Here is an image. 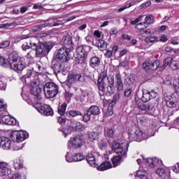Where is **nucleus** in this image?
<instances>
[{"instance_id": "54", "label": "nucleus", "mask_w": 179, "mask_h": 179, "mask_svg": "<svg viewBox=\"0 0 179 179\" xmlns=\"http://www.w3.org/2000/svg\"><path fill=\"white\" fill-rule=\"evenodd\" d=\"M127 52L128 50L127 49H124L120 52V57H124V55H125V54H127Z\"/></svg>"}, {"instance_id": "56", "label": "nucleus", "mask_w": 179, "mask_h": 179, "mask_svg": "<svg viewBox=\"0 0 179 179\" xmlns=\"http://www.w3.org/2000/svg\"><path fill=\"white\" fill-rule=\"evenodd\" d=\"M29 36H21L16 39V43H18V41H20L22 40H26V38H29Z\"/></svg>"}, {"instance_id": "16", "label": "nucleus", "mask_w": 179, "mask_h": 179, "mask_svg": "<svg viewBox=\"0 0 179 179\" xmlns=\"http://www.w3.org/2000/svg\"><path fill=\"white\" fill-rule=\"evenodd\" d=\"M155 23V17L152 15H148L145 16L144 24H152Z\"/></svg>"}, {"instance_id": "40", "label": "nucleus", "mask_w": 179, "mask_h": 179, "mask_svg": "<svg viewBox=\"0 0 179 179\" xmlns=\"http://www.w3.org/2000/svg\"><path fill=\"white\" fill-rule=\"evenodd\" d=\"M152 5V2L150 1H147L145 3H143L140 6V9H143V8H149Z\"/></svg>"}, {"instance_id": "49", "label": "nucleus", "mask_w": 179, "mask_h": 179, "mask_svg": "<svg viewBox=\"0 0 179 179\" xmlns=\"http://www.w3.org/2000/svg\"><path fill=\"white\" fill-rule=\"evenodd\" d=\"M96 138H97V134L96 133H92L90 135V139L91 141H94V139H96Z\"/></svg>"}, {"instance_id": "18", "label": "nucleus", "mask_w": 179, "mask_h": 179, "mask_svg": "<svg viewBox=\"0 0 179 179\" xmlns=\"http://www.w3.org/2000/svg\"><path fill=\"white\" fill-rule=\"evenodd\" d=\"M117 89L119 92L124 90V83H122V80H121V76L117 77Z\"/></svg>"}, {"instance_id": "25", "label": "nucleus", "mask_w": 179, "mask_h": 179, "mask_svg": "<svg viewBox=\"0 0 179 179\" xmlns=\"http://www.w3.org/2000/svg\"><path fill=\"white\" fill-rule=\"evenodd\" d=\"M76 52H77V58H78V59H85V58H86V53L83 52V50L78 49L77 50Z\"/></svg>"}, {"instance_id": "8", "label": "nucleus", "mask_w": 179, "mask_h": 179, "mask_svg": "<svg viewBox=\"0 0 179 179\" xmlns=\"http://www.w3.org/2000/svg\"><path fill=\"white\" fill-rule=\"evenodd\" d=\"M107 76V73L102 72L100 74V77L98 79V87L99 90L101 92H104V90L106 89V86L104 85V79H106V77Z\"/></svg>"}, {"instance_id": "12", "label": "nucleus", "mask_w": 179, "mask_h": 179, "mask_svg": "<svg viewBox=\"0 0 179 179\" xmlns=\"http://www.w3.org/2000/svg\"><path fill=\"white\" fill-rule=\"evenodd\" d=\"M1 121L3 124H6V125H15L16 124V120L9 115H4L1 118Z\"/></svg>"}, {"instance_id": "33", "label": "nucleus", "mask_w": 179, "mask_h": 179, "mask_svg": "<svg viewBox=\"0 0 179 179\" xmlns=\"http://www.w3.org/2000/svg\"><path fill=\"white\" fill-rule=\"evenodd\" d=\"M135 5V2L132 1L129 3V4H127L124 7H122L117 10V12H122V10H125V9H128V8H131V6H134Z\"/></svg>"}, {"instance_id": "2", "label": "nucleus", "mask_w": 179, "mask_h": 179, "mask_svg": "<svg viewBox=\"0 0 179 179\" xmlns=\"http://www.w3.org/2000/svg\"><path fill=\"white\" fill-rule=\"evenodd\" d=\"M142 19H143V16L140 15L134 20H131L130 24L133 25L136 24L135 29L139 30L141 34H143V33H145V34H150V31L146 30V24H145V22H142Z\"/></svg>"}, {"instance_id": "31", "label": "nucleus", "mask_w": 179, "mask_h": 179, "mask_svg": "<svg viewBox=\"0 0 179 179\" xmlns=\"http://www.w3.org/2000/svg\"><path fill=\"white\" fill-rule=\"evenodd\" d=\"M157 37L156 36H149L145 38V43H156L157 41Z\"/></svg>"}, {"instance_id": "15", "label": "nucleus", "mask_w": 179, "mask_h": 179, "mask_svg": "<svg viewBox=\"0 0 179 179\" xmlns=\"http://www.w3.org/2000/svg\"><path fill=\"white\" fill-rule=\"evenodd\" d=\"M47 48H48V45H47V43H39L36 46V53L39 55L43 54V52H44V50Z\"/></svg>"}, {"instance_id": "46", "label": "nucleus", "mask_w": 179, "mask_h": 179, "mask_svg": "<svg viewBox=\"0 0 179 179\" xmlns=\"http://www.w3.org/2000/svg\"><path fill=\"white\" fill-rule=\"evenodd\" d=\"M41 27H43V25H38V26L34 27L32 29V31L34 33H36V31H38V30H41Z\"/></svg>"}, {"instance_id": "14", "label": "nucleus", "mask_w": 179, "mask_h": 179, "mask_svg": "<svg viewBox=\"0 0 179 179\" xmlns=\"http://www.w3.org/2000/svg\"><path fill=\"white\" fill-rule=\"evenodd\" d=\"M110 169H113V165L110 162H104L98 166V170H99V171H104Z\"/></svg>"}, {"instance_id": "23", "label": "nucleus", "mask_w": 179, "mask_h": 179, "mask_svg": "<svg viewBox=\"0 0 179 179\" xmlns=\"http://www.w3.org/2000/svg\"><path fill=\"white\" fill-rule=\"evenodd\" d=\"M87 161L90 164V166H94V164H96V159H94V155H93V154H89L87 155Z\"/></svg>"}, {"instance_id": "30", "label": "nucleus", "mask_w": 179, "mask_h": 179, "mask_svg": "<svg viewBox=\"0 0 179 179\" xmlns=\"http://www.w3.org/2000/svg\"><path fill=\"white\" fill-rule=\"evenodd\" d=\"M83 155L81 153L76 154V155L73 156V162H80L81 160H83Z\"/></svg>"}, {"instance_id": "22", "label": "nucleus", "mask_w": 179, "mask_h": 179, "mask_svg": "<svg viewBox=\"0 0 179 179\" xmlns=\"http://www.w3.org/2000/svg\"><path fill=\"white\" fill-rule=\"evenodd\" d=\"M121 156H115L112 159V163L113 164V167H117V166H118V164H120L121 163Z\"/></svg>"}, {"instance_id": "6", "label": "nucleus", "mask_w": 179, "mask_h": 179, "mask_svg": "<svg viewBox=\"0 0 179 179\" xmlns=\"http://www.w3.org/2000/svg\"><path fill=\"white\" fill-rule=\"evenodd\" d=\"M69 49L66 48H62L59 49L57 54V59L62 61V62H66L69 61Z\"/></svg>"}, {"instance_id": "50", "label": "nucleus", "mask_w": 179, "mask_h": 179, "mask_svg": "<svg viewBox=\"0 0 179 179\" xmlns=\"http://www.w3.org/2000/svg\"><path fill=\"white\" fill-rule=\"evenodd\" d=\"M83 120L85 121V122L90 121V115H89V114L85 115L83 117Z\"/></svg>"}, {"instance_id": "59", "label": "nucleus", "mask_w": 179, "mask_h": 179, "mask_svg": "<svg viewBox=\"0 0 179 179\" xmlns=\"http://www.w3.org/2000/svg\"><path fill=\"white\" fill-rule=\"evenodd\" d=\"M27 10V6H23L20 8L21 13H24Z\"/></svg>"}, {"instance_id": "58", "label": "nucleus", "mask_w": 179, "mask_h": 179, "mask_svg": "<svg viewBox=\"0 0 179 179\" xmlns=\"http://www.w3.org/2000/svg\"><path fill=\"white\" fill-rule=\"evenodd\" d=\"M34 9H43V6L40 4H34Z\"/></svg>"}, {"instance_id": "5", "label": "nucleus", "mask_w": 179, "mask_h": 179, "mask_svg": "<svg viewBox=\"0 0 179 179\" xmlns=\"http://www.w3.org/2000/svg\"><path fill=\"white\" fill-rule=\"evenodd\" d=\"M11 68L16 72H22V71L24 69V64L21 62L20 58H19V55L16 53L13 55Z\"/></svg>"}, {"instance_id": "9", "label": "nucleus", "mask_w": 179, "mask_h": 179, "mask_svg": "<svg viewBox=\"0 0 179 179\" xmlns=\"http://www.w3.org/2000/svg\"><path fill=\"white\" fill-rule=\"evenodd\" d=\"M10 139L9 138L3 136L1 137L0 146L3 148V149H6V150L10 149Z\"/></svg>"}, {"instance_id": "28", "label": "nucleus", "mask_w": 179, "mask_h": 179, "mask_svg": "<svg viewBox=\"0 0 179 179\" xmlns=\"http://www.w3.org/2000/svg\"><path fill=\"white\" fill-rule=\"evenodd\" d=\"M66 115L70 117H78V115H82V113L76 110H69L66 113Z\"/></svg>"}, {"instance_id": "24", "label": "nucleus", "mask_w": 179, "mask_h": 179, "mask_svg": "<svg viewBox=\"0 0 179 179\" xmlns=\"http://www.w3.org/2000/svg\"><path fill=\"white\" fill-rule=\"evenodd\" d=\"M136 176L141 179H149L148 178V172L145 171H137Z\"/></svg>"}, {"instance_id": "20", "label": "nucleus", "mask_w": 179, "mask_h": 179, "mask_svg": "<svg viewBox=\"0 0 179 179\" xmlns=\"http://www.w3.org/2000/svg\"><path fill=\"white\" fill-rule=\"evenodd\" d=\"M89 113L93 115H99L100 114V108L97 106H91L89 109Z\"/></svg>"}, {"instance_id": "32", "label": "nucleus", "mask_w": 179, "mask_h": 179, "mask_svg": "<svg viewBox=\"0 0 179 179\" xmlns=\"http://www.w3.org/2000/svg\"><path fill=\"white\" fill-rule=\"evenodd\" d=\"M104 114L105 117H110V115H113V114H114V112L113 111V107L109 106L105 111Z\"/></svg>"}, {"instance_id": "36", "label": "nucleus", "mask_w": 179, "mask_h": 179, "mask_svg": "<svg viewBox=\"0 0 179 179\" xmlns=\"http://www.w3.org/2000/svg\"><path fill=\"white\" fill-rule=\"evenodd\" d=\"M14 167L15 169H22L23 167V164L22 163V161L17 160L14 163Z\"/></svg>"}, {"instance_id": "53", "label": "nucleus", "mask_w": 179, "mask_h": 179, "mask_svg": "<svg viewBox=\"0 0 179 179\" xmlns=\"http://www.w3.org/2000/svg\"><path fill=\"white\" fill-rule=\"evenodd\" d=\"M66 122V120L63 117L58 118V122H59V124H61L62 125L65 124Z\"/></svg>"}, {"instance_id": "63", "label": "nucleus", "mask_w": 179, "mask_h": 179, "mask_svg": "<svg viewBox=\"0 0 179 179\" xmlns=\"http://www.w3.org/2000/svg\"><path fill=\"white\" fill-rule=\"evenodd\" d=\"M166 29H167V26L166 25H163L159 28L160 31H164V30H166Z\"/></svg>"}, {"instance_id": "7", "label": "nucleus", "mask_w": 179, "mask_h": 179, "mask_svg": "<svg viewBox=\"0 0 179 179\" xmlns=\"http://www.w3.org/2000/svg\"><path fill=\"white\" fill-rule=\"evenodd\" d=\"M112 149L117 155H119V156H125L127 153V150L124 148V145L117 142L113 143Z\"/></svg>"}, {"instance_id": "37", "label": "nucleus", "mask_w": 179, "mask_h": 179, "mask_svg": "<svg viewBox=\"0 0 179 179\" xmlns=\"http://www.w3.org/2000/svg\"><path fill=\"white\" fill-rule=\"evenodd\" d=\"M157 174H158L159 177H164V176H166V171L163 169H158L157 170Z\"/></svg>"}, {"instance_id": "47", "label": "nucleus", "mask_w": 179, "mask_h": 179, "mask_svg": "<svg viewBox=\"0 0 179 179\" xmlns=\"http://www.w3.org/2000/svg\"><path fill=\"white\" fill-rule=\"evenodd\" d=\"M94 36L97 37V38H100V37H101V32H100L99 30L94 31Z\"/></svg>"}, {"instance_id": "4", "label": "nucleus", "mask_w": 179, "mask_h": 179, "mask_svg": "<svg viewBox=\"0 0 179 179\" xmlns=\"http://www.w3.org/2000/svg\"><path fill=\"white\" fill-rule=\"evenodd\" d=\"M29 136V134L24 131H14L10 134V138L14 142H22Z\"/></svg>"}, {"instance_id": "3", "label": "nucleus", "mask_w": 179, "mask_h": 179, "mask_svg": "<svg viewBox=\"0 0 179 179\" xmlns=\"http://www.w3.org/2000/svg\"><path fill=\"white\" fill-rule=\"evenodd\" d=\"M169 66L173 71H177V69H179V62L173 61L172 57H166L164 61V64L160 66L159 69L161 71H164Z\"/></svg>"}, {"instance_id": "27", "label": "nucleus", "mask_w": 179, "mask_h": 179, "mask_svg": "<svg viewBox=\"0 0 179 179\" xmlns=\"http://www.w3.org/2000/svg\"><path fill=\"white\" fill-rule=\"evenodd\" d=\"M143 69L145 71H152V64L149 60H145L143 64Z\"/></svg>"}, {"instance_id": "62", "label": "nucleus", "mask_w": 179, "mask_h": 179, "mask_svg": "<svg viewBox=\"0 0 179 179\" xmlns=\"http://www.w3.org/2000/svg\"><path fill=\"white\" fill-rule=\"evenodd\" d=\"M122 38H124V40H131V37H129V36L128 35H125V34H122Z\"/></svg>"}, {"instance_id": "34", "label": "nucleus", "mask_w": 179, "mask_h": 179, "mask_svg": "<svg viewBox=\"0 0 179 179\" xmlns=\"http://www.w3.org/2000/svg\"><path fill=\"white\" fill-rule=\"evenodd\" d=\"M33 45H36V43H33L31 40H30L28 41V43H27V45L22 46V49L24 50H29V48H31Z\"/></svg>"}, {"instance_id": "11", "label": "nucleus", "mask_w": 179, "mask_h": 179, "mask_svg": "<svg viewBox=\"0 0 179 179\" xmlns=\"http://www.w3.org/2000/svg\"><path fill=\"white\" fill-rule=\"evenodd\" d=\"M70 142L72 146H75V148H80L82 146V143H83V138L76 136L73 138Z\"/></svg>"}, {"instance_id": "26", "label": "nucleus", "mask_w": 179, "mask_h": 179, "mask_svg": "<svg viewBox=\"0 0 179 179\" xmlns=\"http://www.w3.org/2000/svg\"><path fill=\"white\" fill-rule=\"evenodd\" d=\"M160 68V61L156 60L151 64V71H156V69ZM159 71H162L159 69Z\"/></svg>"}, {"instance_id": "45", "label": "nucleus", "mask_w": 179, "mask_h": 179, "mask_svg": "<svg viewBox=\"0 0 179 179\" xmlns=\"http://www.w3.org/2000/svg\"><path fill=\"white\" fill-rule=\"evenodd\" d=\"M132 93V90L131 89H127L125 92H124V96L126 97H129V96H131V94Z\"/></svg>"}, {"instance_id": "64", "label": "nucleus", "mask_w": 179, "mask_h": 179, "mask_svg": "<svg viewBox=\"0 0 179 179\" xmlns=\"http://www.w3.org/2000/svg\"><path fill=\"white\" fill-rule=\"evenodd\" d=\"M174 171L176 173H179V164H178V165L175 167Z\"/></svg>"}, {"instance_id": "48", "label": "nucleus", "mask_w": 179, "mask_h": 179, "mask_svg": "<svg viewBox=\"0 0 179 179\" xmlns=\"http://www.w3.org/2000/svg\"><path fill=\"white\" fill-rule=\"evenodd\" d=\"M120 47L117 45H115L113 48H112V52H113V54H116L117 51H118Z\"/></svg>"}, {"instance_id": "1", "label": "nucleus", "mask_w": 179, "mask_h": 179, "mask_svg": "<svg viewBox=\"0 0 179 179\" xmlns=\"http://www.w3.org/2000/svg\"><path fill=\"white\" fill-rule=\"evenodd\" d=\"M44 92L48 99H52L58 94V87L54 83H47L44 86Z\"/></svg>"}, {"instance_id": "10", "label": "nucleus", "mask_w": 179, "mask_h": 179, "mask_svg": "<svg viewBox=\"0 0 179 179\" xmlns=\"http://www.w3.org/2000/svg\"><path fill=\"white\" fill-rule=\"evenodd\" d=\"M38 111L44 115H51L52 114V109L48 105L39 106Z\"/></svg>"}, {"instance_id": "19", "label": "nucleus", "mask_w": 179, "mask_h": 179, "mask_svg": "<svg viewBox=\"0 0 179 179\" xmlns=\"http://www.w3.org/2000/svg\"><path fill=\"white\" fill-rule=\"evenodd\" d=\"M90 65L93 68L100 65V59L97 57H94L91 59Z\"/></svg>"}, {"instance_id": "17", "label": "nucleus", "mask_w": 179, "mask_h": 179, "mask_svg": "<svg viewBox=\"0 0 179 179\" xmlns=\"http://www.w3.org/2000/svg\"><path fill=\"white\" fill-rule=\"evenodd\" d=\"M0 169H1V170L4 171L3 172V176H6V174H8V172L9 171V169H8V163L1 162H0Z\"/></svg>"}, {"instance_id": "42", "label": "nucleus", "mask_w": 179, "mask_h": 179, "mask_svg": "<svg viewBox=\"0 0 179 179\" xmlns=\"http://www.w3.org/2000/svg\"><path fill=\"white\" fill-rule=\"evenodd\" d=\"M108 83L110 85V87L113 89V87H114V77H110L108 78Z\"/></svg>"}, {"instance_id": "60", "label": "nucleus", "mask_w": 179, "mask_h": 179, "mask_svg": "<svg viewBox=\"0 0 179 179\" xmlns=\"http://www.w3.org/2000/svg\"><path fill=\"white\" fill-rule=\"evenodd\" d=\"M65 44H71L72 40H71L69 38H66L64 41Z\"/></svg>"}, {"instance_id": "41", "label": "nucleus", "mask_w": 179, "mask_h": 179, "mask_svg": "<svg viewBox=\"0 0 179 179\" xmlns=\"http://www.w3.org/2000/svg\"><path fill=\"white\" fill-rule=\"evenodd\" d=\"M10 179H26V178H22V176H20V174L15 173Z\"/></svg>"}, {"instance_id": "55", "label": "nucleus", "mask_w": 179, "mask_h": 179, "mask_svg": "<svg viewBox=\"0 0 179 179\" xmlns=\"http://www.w3.org/2000/svg\"><path fill=\"white\" fill-rule=\"evenodd\" d=\"M171 44H173V45H178V41H177V39L172 38V39L171 40Z\"/></svg>"}, {"instance_id": "61", "label": "nucleus", "mask_w": 179, "mask_h": 179, "mask_svg": "<svg viewBox=\"0 0 179 179\" xmlns=\"http://www.w3.org/2000/svg\"><path fill=\"white\" fill-rule=\"evenodd\" d=\"M47 36V33H40L37 34V37H45Z\"/></svg>"}, {"instance_id": "38", "label": "nucleus", "mask_w": 179, "mask_h": 179, "mask_svg": "<svg viewBox=\"0 0 179 179\" xmlns=\"http://www.w3.org/2000/svg\"><path fill=\"white\" fill-rule=\"evenodd\" d=\"M76 78H79V76L72 74L69 76V82H73V80H76Z\"/></svg>"}, {"instance_id": "13", "label": "nucleus", "mask_w": 179, "mask_h": 179, "mask_svg": "<svg viewBox=\"0 0 179 179\" xmlns=\"http://www.w3.org/2000/svg\"><path fill=\"white\" fill-rule=\"evenodd\" d=\"M31 92L32 94H34V96H36V97H40V96H41V88L38 85H32Z\"/></svg>"}, {"instance_id": "21", "label": "nucleus", "mask_w": 179, "mask_h": 179, "mask_svg": "<svg viewBox=\"0 0 179 179\" xmlns=\"http://www.w3.org/2000/svg\"><path fill=\"white\" fill-rule=\"evenodd\" d=\"M138 108H140V110H142L143 111H149V110L150 109V106H149V105H146L142 101L138 103Z\"/></svg>"}, {"instance_id": "29", "label": "nucleus", "mask_w": 179, "mask_h": 179, "mask_svg": "<svg viewBox=\"0 0 179 179\" xmlns=\"http://www.w3.org/2000/svg\"><path fill=\"white\" fill-rule=\"evenodd\" d=\"M66 110V103H63L62 106H59L58 111L60 115H64Z\"/></svg>"}, {"instance_id": "51", "label": "nucleus", "mask_w": 179, "mask_h": 179, "mask_svg": "<svg viewBox=\"0 0 179 179\" xmlns=\"http://www.w3.org/2000/svg\"><path fill=\"white\" fill-rule=\"evenodd\" d=\"M167 105L169 106V107H176V102L173 101H169L167 102Z\"/></svg>"}, {"instance_id": "44", "label": "nucleus", "mask_w": 179, "mask_h": 179, "mask_svg": "<svg viewBox=\"0 0 179 179\" xmlns=\"http://www.w3.org/2000/svg\"><path fill=\"white\" fill-rule=\"evenodd\" d=\"M167 40H169V38H167V36L164 34L161 35L160 38H159V41H162V43H166V41H167Z\"/></svg>"}, {"instance_id": "39", "label": "nucleus", "mask_w": 179, "mask_h": 179, "mask_svg": "<svg viewBox=\"0 0 179 179\" xmlns=\"http://www.w3.org/2000/svg\"><path fill=\"white\" fill-rule=\"evenodd\" d=\"M10 44V41H7L0 44V48H6V47H9Z\"/></svg>"}, {"instance_id": "43", "label": "nucleus", "mask_w": 179, "mask_h": 179, "mask_svg": "<svg viewBox=\"0 0 179 179\" xmlns=\"http://www.w3.org/2000/svg\"><path fill=\"white\" fill-rule=\"evenodd\" d=\"M14 149L15 150H20V149H23V144L15 143Z\"/></svg>"}, {"instance_id": "57", "label": "nucleus", "mask_w": 179, "mask_h": 179, "mask_svg": "<svg viewBox=\"0 0 179 179\" xmlns=\"http://www.w3.org/2000/svg\"><path fill=\"white\" fill-rule=\"evenodd\" d=\"M6 64V59L3 57H0V65H5Z\"/></svg>"}, {"instance_id": "52", "label": "nucleus", "mask_w": 179, "mask_h": 179, "mask_svg": "<svg viewBox=\"0 0 179 179\" xmlns=\"http://www.w3.org/2000/svg\"><path fill=\"white\" fill-rule=\"evenodd\" d=\"M107 134L108 135V136L113 137L114 136V130L113 129H108L107 131Z\"/></svg>"}, {"instance_id": "35", "label": "nucleus", "mask_w": 179, "mask_h": 179, "mask_svg": "<svg viewBox=\"0 0 179 179\" xmlns=\"http://www.w3.org/2000/svg\"><path fill=\"white\" fill-rule=\"evenodd\" d=\"M7 107L6 103H3V101L0 99V113L6 111Z\"/></svg>"}]
</instances>
